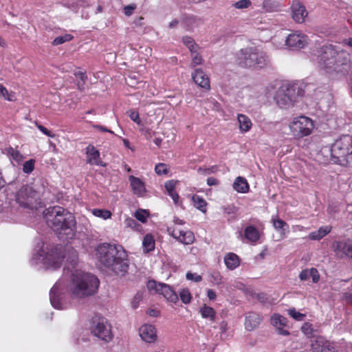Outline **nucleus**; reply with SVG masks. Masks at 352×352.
Returning <instances> with one entry per match:
<instances>
[{"mask_svg":"<svg viewBox=\"0 0 352 352\" xmlns=\"http://www.w3.org/2000/svg\"><path fill=\"white\" fill-rule=\"evenodd\" d=\"M77 252L72 250L70 256L67 259V265L64 267V273L70 272L71 280L66 285L63 279L58 280L51 289L50 293L52 305L58 309H63L60 300L67 290L73 298L84 299L94 295L98 289V278L80 270L76 269L78 263Z\"/></svg>","mask_w":352,"mask_h":352,"instance_id":"nucleus-1","label":"nucleus"},{"mask_svg":"<svg viewBox=\"0 0 352 352\" xmlns=\"http://www.w3.org/2000/svg\"><path fill=\"white\" fill-rule=\"evenodd\" d=\"M318 67L329 74H346L351 67L350 55L333 45H322L318 50Z\"/></svg>","mask_w":352,"mask_h":352,"instance_id":"nucleus-2","label":"nucleus"},{"mask_svg":"<svg viewBox=\"0 0 352 352\" xmlns=\"http://www.w3.org/2000/svg\"><path fill=\"white\" fill-rule=\"evenodd\" d=\"M46 222L58 234H70L76 225L74 217L60 206H54L46 210Z\"/></svg>","mask_w":352,"mask_h":352,"instance_id":"nucleus-3","label":"nucleus"},{"mask_svg":"<svg viewBox=\"0 0 352 352\" xmlns=\"http://www.w3.org/2000/svg\"><path fill=\"white\" fill-rule=\"evenodd\" d=\"M237 62L243 67L263 68L270 64V58L265 52L257 47L242 49L237 54Z\"/></svg>","mask_w":352,"mask_h":352,"instance_id":"nucleus-4","label":"nucleus"},{"mask_svg":"<svg viewBox=\"0 0 352 352\" xmlns=\"http://www.w3.org/2000/svg\"><path fill=\"white\" fill-rule=\"evenodd\" d=\"M352 137L346 135L341 137L332 144L331 159L334 163L346 165L351 160Z\"/></svg>","mask_w":352,"mask_h":352,"instance_id":"nucleus-5","label":"nucleus"},{"mask_svg":"<svg viewBox=\"0 0 352 352\" xmlns=\"http://www.w3.org/2000/svg\"><path fill=\"white\" fill-rule=\"evenodd\" d=\"M303 95L304 90L297 84H285L277 90L274 100L280 108H287L294 104L298 97Z\"/></svg>","mask_w":352,"mask_h":352,"instance_id":"nucleus-6","label":"nucleus"},{"mask_svg":"<svg viewBox=\"0 0 352 352\" xmlns=\"http://www.w3.org/2000/svg\"><path fill=\"white\" fill-rule=\"evenodd\" d=\"M65 254L60 245L50 248L43 247L36 253V258L46 268L54 270L58 269L61 266Z\"/></svg>","mask_w":352,"mask_h":352,"instance_id":"nucleus-7","label":"nucleus"},{"mask_svg":"<svg viewBox=\"0 0 352 352\" xmlns=\"http://www.w3.org/2000/svg\"><path fill=\"white\" fill-rule=\"evenodd\" d=\"M90 330L94 336L105 342L111 341L113 338L111 323L107 318L99 315L92 318Z\"/></svg>","mask_w":352,"mask_h":352,"instance_id":"nucleus-8","label":"nucleus"},{"mask_svg":"<svg viewBox=\"0 0 352 352\" xmlns=\"http://www.w3.org/2000/svg\"><path fill=\"white\" fill-rule=\"evenodd\" d=\"M96 257L102 264L111 263V257L117 256L118 260H122L125 256V250L120 245L103 243L96 248Z\"/></svg>","mask_w":352,"mask_h":352,"instance_id":"nucleus-9","label":"nucleus"},{"mask_svg":"<svg viewBox=\"0 0 352 352\" xmlns=\"http://www.w3.org/2000/svg\"><path fill=\"white\" fill-rule=\"evenodd\" d=\"M314 128V121L304 116L294 118L289 124L292 135L297 139L309 135Z\"/></svg>","mask_w":352,"mask_h":352,"instance_id":"nucleus-10","label":"nucleus"},{"mask_svg":"<svg viewBox=\"0 0 352 352\" xmlns=\"http://www.w3.org/2000/svg\"><path fill=\"white\" fill-rule=\"evenodd\" d=\"M37 192L30 186H23L16 194V201L25 208L33 209L37 201Z\"/></svg>","mask_w":352,"mask_h":352,"instance_id":"nucleus-11","label":"nucleus"},{"mask_svg":"<svg viewBox=\"0 0 352 352\" xmlns=\"http://www.w3.org/2000/svg\"><path fill=\"white\" fill-rule=\"evenodd\" d=\"M147 287L151 291L153 290L163 295L170 302L176 303L178 301V295L167 284L157 283L155 280H149L147 283Z\"/></svg>","mask_w":352,"mask_h":352,"instance_id":"nucleus-12","label":"nucleus"},{"mask_svg":"<svg viewBox=\"0 0 352 352\" xmlns=\"http://www.w3.org/2000/svg\"><path fill=\"white\" fill-rule=\"evenodd\" d=\"M111 263L109 264H103L104 267L109 268L112 272H113L116 274L118 276H124L129 270V260L128 255L126 252L125 251V256H124L123 259L118 260L117 258V256H113V257H111Z\"/></svg>","mask_w":352,"mask_h":352,"instance_id":"nucleus-13","label":"nucleus"},{"mask_svg":"<svg viewBox=\"0 0 352 352\" xmlns=\"http://www.w3.org/2000/svg\"><path fill=\"white\" fill-rule=\"evenodd\" d=\"M307 43V36L298 32L289 34L285 40V45L287 47L292 50H300Z\"/></svg>","mask_w":352,"mask_h":352,"instance_id":"nucleus-14","label":"nucleus"},{"mask_svg":"<svg viewBox=\"0 0 352 352\" xmlns=\"http://www.w3.org/2000/svg\"><path fill=\"white\" fill-rule=\"evenodd\" d=\"M168 232L177 241L184 245H190L195 241V235L190 230L184 231L179 229L177 226H173L168 228Z\"/></svg>","mask_w":352,"mask_h":352,"instance_id":"nucleus-15","label":"nucleus"},{"mask_svg":"<svg viewBox=\"0 0 352 352\" xmlns=\"http://www.w3.org/2000/svg\"><path fill=\"white\" fill-rule=\"evenodd\" d=\"M332 248L338 257L352 258V241H336L333 243Z\"/></svg>","mask_w":352,"mask_h":352,"instance_id":"nucleus-16","label":"nucleus"},{"mask_svg":"<svg viewBox=\"0 0 352 352\" xmlns=\"http://www.w3.org/2000/svg\"><path fill=\"white\" fill-rule=\"evenodd\" d=\"M311 352H337L334 344L324 337L318 336L311 341Z\"/></svg>","mask_w":352,"mask_h":352,"instance_id":"nucleus-17","label":"nucleus"},{"mask_svg":"<svg viewBox=\"0 0 352 352\" xmlns=\"http://www.w3.org/2000/svg\"><path fill=\"white\" fill-rule=\"evenodd\" d=\"M141 338L147 343H153L157 340V331L153 325L144 324L139 330Z\"/></svg>","mask_w":352,"mask_h":352,"instance_id":"nucleus-18","label":"nucleus"},{"mask_svg":"<svg viewBox=\"0 0 352 352\" xmlns=\"http://www.w3.org/2000/svg\"><path fill=\"white\" fill-rule=\"evenodd\" d=\"M287 320L284 316L278 314H274L271 317V324L274 326L278 332V334L282 336H289V332L287 330L284 329L283 328L287 326Z\"/></svg>","mask_w":352,"mask_h":352,"instance_id":"nucleus-19","label":"nucleus"},{"mask_svg":"<svg viewBox=\"0 0 352 352\" xmlns=\"http://www.w3.org/2000/svg\"><path fill=\"white\" fill-rule=\"evenodd\" d=\"M192 78L199 87L209 90L210 88V80L208 76L201 69H197L192 74Z\"/></svg>","mask_w":352,"mask_h":352,"instance_id":"nucleus-20","label":"nucleus"},{"mask_svg":"<svg viewBox=\"0 0 352 352\" xmlns=\"http://www.w3.org/2000/svg\"><path fill=\"white\" fill-rule=\"evenodd\" d=\"M262 320L263 317L261 314L256 312H249L245 317V328L247 331H253L259 326Z\"/></svg>","mask_w":352,"mask_h":352,"instance_id":"nucleus-21","label":"nucleus"},{"mask_svg":"<svg viewBox=\"0 0 352 352\" xmlns=\"http://www.w3.org/2000/svg\"><path fill=\"white\" fill-rule=\"evenodd\" d=\"M87 162L90 164H95L97 166H105L100 159V152L94 146L89 144L86 148Z\"/></svg>","mask_w":352,"mask_h":352,"instance_id":"nucleus-22","label":"nucleus"},{"mask_svg":"<svg viewBox=\"0 0 352 352\" xmlns=\"http://www.w3.org/2000/svg\"><path fill=\"white\" fill-rule=\"evenodd\" d=\"M292 11L293 19L299 23H303L305 17L308 14L305 6L299 2H296L292 4Z\"/></svg>","mask_w":352,"mask_h":352,"instance_id":"nucleus-23","label":"nucleus"},{"mask_svg":"<svg viewBox=\"0 0 352 352\" xmlns=\"http://www.w3.org/2000/svg\"><path fill=\"white\" fill-rule=\"evenodd\" d=\"M129 182L134 194L142 196L146 192L145 185L140 179L131 175L129 176Z\"/></svg>","mask_w":352,"mask_h":352,"instance_id":"nucleus-24","label":"nucleus"},{"mask_svg":"<svg viewBox=\"0 0 352 352\" xmlns=\"http://www.w3.org/2000/svg\"><path fill=\"white\" fill-rule=\"evenodd\" d=\"M178 183L179 182L177 180L170 179L167 181L164 184L168 195L173 199L174 204L176 205L179 204V196L175 190L176 186Z\"/></svg>","mask_w":352,"mask_h":352,"instance_id":"nucleus-25","label":"nucleus"},{"mask_svg":"<svg viewBox=\"0 0 352 352\" xmlns=\"http://www.w3.org/2000/svg\"><path fill=\"white\" fill-rule=\"evenodd\" d=\"M271 221L274 228L280 232V235L283 237L289 232V225L283 220L280 219L278 215L273 216Z\"/></svg>","mask_w":352,"mask_h":352,"instance_id":"nucleus-26","label":"nucleus"},{"mask_svg":"<svg viewBox=\"0 0 352 352\" xmlns=\"http://www.w3.org/2000/svg\"><path fill=\"white\" fill-rule=\"evenodd\" d=\"M224 263L230 270H234L240 265L241 259L234 253L229 252L225 255Z\"/></svg>","mask_w":352,"mask_h":352,"instance_id":"nucleus-27","label":"nucleus"},{"mask_svg":"<svg viewBox=\"0 0 352 352\" xmlns=\"http://www.w3.org/2000/svg\"><path fill=\"white\" fill-rule=\"evenodd\" d=\"M244 236L248 241L255 244L260 239V233L255 226H249L244 230Z\"/></svg>","mask_w":352,"mask_h":352,"instance_id":"nucleus-28","label":"nucleus"},{"mask_svg":"<svg viewBox=\"0 0 352 352\" xmlns=\"http://www.w3.org/2000/svg\"><path fill=\"white\" fill-rule=\"evenodd\" d=\"M331 226H322L318 230L309 233L308 237L310 240L319 241L327 235L331 231Z\"/></svg>","mask_w":352,"mask_h":352,"instance_id":"nucleus-29","label":"nucleus"},{"mask_svg":"<svg viewBox=\"0 0 352 352\" xmlns=\"http://www.w3.org/2000/svg\"><path fill=\"white\" fill-rule=\"evenodd\" d=\"M233 188L238 192L246 193L249 191V184L245 178L237 177L232 185Z\"/></svg>","mask_w":352,"mask_h":352,"instance_id":"nucleus-30","label":"nucleus"},{"mask_svg":"<svg viewBox=\"0 0 352 352\" xmlns=\"http://www.w3.org/2000/svg\"><path fill=\"white\" fill-rule=\"evenodd\" d=\"M237 120L241 132L246 133L251 129L252 122L248 116L244 114H238Z\"/></svg>","mask_w":352,"mask_h":352,"instance_id":"nucleus-31","label":"nucleus"},{"mask_svg":"<svg viewBox=\"0 0 352 352\" xmlns=\"http://www.w3.org/2000/svg\"><path fill=\"white\" fill-rule=\"evenodd\" d=\"M199 313L202 318L208 319L211 322H214L216 318V311L212 307L204 305L200 308Z\"/></svg>","mask_w":352,"mask_h":352,"instance_id":"nucleus-32","label":"nucleus"},{"mask_svg":"<svg viewBox=\"0 0 352 352\" xmlns=\"http://www.w3.org/2000/svg\"><path fill=\"white\" fill-rule=\"evenodd\" d=\"M192 201L193 202L194 206L197 209L199 210L204 213L206 212L207 202L202 197L197 195H194L192 197Z\"/></svg>","mask_w":352,"mask_h":352,"instance_id":"nucleus-33","label":"nucleus"},{"mask_svg":"<svg viewBox=\"0 0 352 352\" xmlns=\"http://www.w3.org/2000/svg\"><path fill=\"white\" fill-rule=\"evenodd\" d=\"M142 245L144 250L146 252L153 251L155 249V240L151 234H146L144 237Z\"/></svg>","mask_w":352,"mask_h":352,"instance_id":"nucleus-34","label":"nucleus"},{"mask_svg":"<svg viewBox=\"0 0 352 352\" xmlns=\"http://www.w3.org/2000/svg\"><path fill=\"white\" fill-rule=\"evenodd\" d=\"M265 12L276 11L279 7L278 2L273 0H264L262 5Z\"/></svg>","mask_w":352,"mask_h":352,"instance_id":"nucleus-35","label":"nucleus"},{"mask_svg":"<svg viewBox=\"0 0 352 352\" xmlns=\"http://www.w3.org/2000/svg\"><path fill=\"white\" fill-rule=\"evenodd\" d=\"M184 44L190 50L191 53H195L198 45L194 42V40L190 36H184L182 38Z\"/></svg>","mask_w":352,"mask_h":352,"instance_id":"nucleus-36","label":"nucleus"},{"mask_svg":"<svg viewBox=\"0 0 352 352\" xmlns=\"http://www.w3.org/2000/svg\"><path fill=\"white\" fill-rule=\"evenodd\" d=\"M179 298L183 303L189 304L192 300V295L187 288H184L179 292Z\"/></svg>","mask_w":352,"mask_h":352,"instance_id":"nucleus-37","label":"nucleus"},{"mask_svg":"<svg viewBox=\"0 0 352 352\" xmlns=\"http://www.w3.org/2000/svg\"><path fill=\"white\" fill-rule=\"evenodd\" d=\"M7 155L10 157L12 159L14 160L16 162H20L23 160V156L21 153L12 147L7 148Z\"/></svg>","mask_w":352,"mask_h":352,"instance_id":"nucleus-38","label":"nucleus"},{"mask_svg":"<svg viewBox=\"0 0 352 352\" xmlns=\"http://www.w3.org/2000/svg\"><path fill=\"white\" fill-rule=\"evenodd\" d=\"M73 38V36L71 34H65L63 36H57L54 39L52 44L54 45H58L65 42L72 41Z\"/></svg>","mask_w":352,"mask_h":352,"instance_id":"nucleus-39","label":"nucleus"},{"mask_svg":"<svg viewBox=\"0 0 352 352\" xmlns=\"http://www.w3.org/2000/svg\"><path fill=\"white\" fill-rule=\"evenodd\" d=\"M92 213L96 217H101L104 219H107L111 217V212L107 210L94 209Z\"/></svg>","mask_w":352,"mask_h":352,"instance_id":"nucleus-40","label":"nucleus"},{"mask_svg":"<svg viewBox=\"0 0 352 352\" xmlns=\"http://www.w3.org/2000/svg\"><path fill=\"white\" fill-rule=\"evenodd\" d=\"M218 170H219L218 166L215 165V166H212L208 168L199 167L197 169V172H198V173H199L201 175H207L215 173L218 171Z\"/></svg>","mask_w":352,"mask_h":352,"instance_id":"nucleus-41","label":"nucleus"},{"mask_svg":"<svg viewBox=\"0 0 352 352\" xmlns=\"http://www.w3.org/2000/svg\"><path fill=\"white\" fill-rule=\"evenodd\" d=\"M74 76L79 78L81 80V82H78V87L79 89H82V87L85 85L86 80L87 79V76L85 72L82 71H76L74 72Z\"/></svg>","mask_w":352,"mask_h":352,"instance_id":"nucleus-42","label":"nucleus"},{"mask_svg":"<svg viewBox=\"0 0 352 352\" xmlns=\"http://www.w3.org/2000/svg\"><path fill=\"white\" fill-rule=\"evenodd\" d=\"M34 164L35 160L32 159L25 162L23 165V171L27 174L31 173L34 168Z\"/></svg>","mask_w":352,"mask_h":352,"instance_id":"nucleus-43","label":"nucleus"},{"mask_svg":"<svg viewBox=\"0 0 352 352\" xmlns=\"http://www.w3.org/2000/svg\"><path fill=\"white\" fill-rule=\"evenodd\" d=\"M135 217L138 221L145 223L148 217V213L145 210L138 209L135 213Z\"/></svg>","mask_w":352,"mask_h":352,"instance_id":"nucleus-44","label":"nucleus"},{"mask_svg":"<svg viewBox=\"0 0 352 352\" xmlns=\"http://www.w3.org/2000/svg\"><path fill=\"white\" fill-rule=\"evenodd\" d=\"M289 315L297 321H302L305 317V315L297 311L294 308L289 309L288 310Z\"/></svg>","mask_w":352,"mask_h":352,"instance_id":"nucleus-45","label":"nucleus"},{"mask_svg":"<svg viewBox=\"0 0 352 352\" xmlns=\"http://www.w3.org/2000/svg\"><path fill=\"white\" fill-rule=\"evenodd\" d=\"M252 4L250 0H239L234 3H233V6L239 10L248 8Z\"/></svg>","mask_w":352,"mask_h":352,"instance_id":"nucleus-46","label":"nucleus"},{"mask_svg":"<svg viewBox=\"0 0 352 352\" xmlns=\"http://www.w3.org/2000/svg\"><path fill=\"white\" fill-rule=\"evenodd\" d=\"M200 19L194 16H188L185 18V23L187 25L192 28L199 25Z\"/></svg>","mask_w":352,"mask_h":352,"instance_id":"nucleus-47","label":"nucleus"},{"mask_svg":"<svg viewBox=\"0 0 352 352\" xmlns=\"http://www.w3.org/2000/svg\"><path fill=\"white\" fill-rule=\"evenodd\" d=\"M155 170L157 175H166L168 173V166L166 164L159 163L155 166Z\"/></svg>","mask_w":352,"mask_h":352,"instance_id":"nucleus-48","label":"nucleus"},{"mask_svg":"<svg viewBox=\"0 0 352 352\" xmlns=\"http://www.w3.org/2000/svg\"><path fill=\"white\" fill-rule=\"evenodd\" d=\"M210 282L214 285H219L221 283L222 276L221 274L217 271L212 272L210 275Z\"/></svg>","mask_w":352,"mask_h":352,"instance_id":"nucleus-49","label":"nucleus"},{"mask_svg":"<svg viewBox=\"0 0 352 352\" xmlns=\"http://www.w3.org/2000/svg\"><path fill=\"white\" fill-rule=\"evenodd\" d=\"M186 279L189 280L194 281L195 283H199L202 280V277L201 275H199L196 273L187 272L186 275Z\"/></svg>","mask_w":352,"mask_h":352,"instance_id":"nucleus-50","label":"nucleus"},{"mask_svg":"<svg viewBox=\"0 0 352 352\" xmlns=\"http://www.w3.org/2000/svg\"><path fill=\"white\" fill-rule=\"evenodd\" d=\"M222 210L224 213L228 214H235L238 211V208L233 204L223 206Z\"/></svg>","mask_w":352,"mask_h":352,"instance_id":"nucleus-51","label":"nucleus"},{"mask_svg":"<svg viewBox=\"0 0 352 352\" xmlns=\"http://www.w3.org/2000/svg\"><path fill=\"white\" fill-rule=\"evenodd\" d=\"M201 63H202V58L199 55V54H198L197 52L195 53H192L191 65L192 67H195L197 65L201 64Z\"/></svg>","mask_w":352,"mask_h":352,"instance_id":"nucleus-52","label":"nucleus"},{"mask_svg":"<svg viewBox=\"0 0 352 352\" xmlns=\"http://www.w3.org/2000/svg\"><path fill=\"white\" fill-rule=\"evenodd\" d=\"M129 116L130 118L135 122V123L140 124L141 123V120L139 116V113L138 111L134 110H130L129 112Z\"/></svg>","mask_w":352,"mask_h":352,"instance_id":"nucleus-53","label":"nucleus"},{"mask_svg":"<svg viewBox=\"0 0 352 352\" xmlns=\"http://www.w3.org/2000/svg\"><path fill=\"white\" fill-rule=\"evenodd\" d=\"M301 330L305 335L307 336L311 335L313 333V328L311 324L308 322H305L302 324Z\"/></svg>","mask_w":352,"mask_h":352,"instance_id":"nucleus-54","label":"nucleus"},{"mask_svg":"<svg viewBox=\"0 0 352 352\" xmlns=\"http://www.w3.org/2000/svg\"><path fill=\"white\" fill-rule=\"evenodd\" d=\"M310 277L312 278V281L315 283H318L320 279V275L318 272V270L316 268H311L310 269Z\"/></svg>","mask_w":352,"mask_h":352,"instance_id":"nucleus-55","label":"nucleus"},{"mask_svg":"<svg viewBox=\"0 0 352 352\" xmlns=\"http://www.w3.org/2000/svg\"><path fill=\"white\" fill-rule=\"evenodd\" d=\"M36 126L43 133L47 135L48 137H50V138L55 137V135L54 133H52L50 131H49L47 128H45V126H43L41 124H38L37 123H36Z\"/></svg>","mask_w":352,"mask_h":352,"instance_id":"nucleus-56","label":"nucleus"},{"mask_svg":"<svg viewBox=\"0 0 352 352\" xmlns=\"http://www.w3.org/2000/svg\"><path fill=\"white\" fill-rule=\"evenodd\" d=\"M135 9H136L135 4L128 5L124 8V12L125 15L131 16L132 14L133 10Z\"/></svg>","mask_w":352,"mask_h":352,"instance_id":"nucleus-57","label":"nucleus"},{"mask_svg":"<svg viewBox=\"0 0 352 352\" xmlns=\"http://www.w3.org/2000/svg\"><path fill=\"white\" fill-rule=\"evenodd\" d=\"M124 224L126 227L135 228L138 225L136 221L132 218H126L124 221Z\"/></svg>","mask_w":352,"mask_h":352,"instance_id":"nucleus-58","label":"nucleus"},{"mask_svg":"<svg viewBox=\"0 0 352 352\" xmlns=\"http://www.w3.org/2000/svg\"><path fill=\"white\" fill-rule=\"evenodd\" d=\"M310 270H302L299 275V278L301 280H307L310 277Z\"/></svg>","mask_w":352,"mask_h":352,"instance_id":"nucleus-59","label":"nucleus"},{"mask_svg":"<svg viewBox=\"0 0 352 352\" xmlns=\"http://www.w3.org/2000/svg\"><path fill=\"white\" fill-rule=\"evenodd\" d=\"M219 182L218 181V179H217L214 177H210L207 179V184L209 186H217V185H219Z\"/></svg>","mask_w":352,"mask_h":352,"instance_id":"nucleus-60","label":"nucleus"},{"mask_svg":"<svg viewBox=\"0 0 352 352\" xmlns=\"http://www.w3.org/2000/svg\"><path fill=\"white\" fill-rule=\"evenodd\" d=\"M207 296L211 300H214L217 298L215 292L210 289L207 290Z\"/></svg>","mask_w":352,"mask_h":352,"instance_id":"nucleus-61","label":"nucleus"},{"mask_svg":"<svg viewBox=\"0 0 352 352\" xmlns=\"http://www.w3.org/2000/svg\"><path fill=\"white\" fill-rule=\"evenodd\" d=\"M94 127L97 129H99L101 131L107 132V133H111V134H114L113 131H112L110 129H108L107 128H106V127H104L103 126L96 124V125H94Z\"/></svg>","mask_w":352,"mask_h":352,"instance_id":"nucleus-62","label":"nucleus"},{"mask_svg":"<svg viewBox=\"0 0 352 352\" xmlns=\"http://www.w3.org/2000/svg\"><path fill=\"white\" fill-rule=\"evenodd\" d=\"M0 94L3 97H6L8 94V91L6 87L2 85H0Z\"/></svg>","mask_w":352,"mask_h":352,"instance_id":"nucleus-63","label":"nucleus"},{"mask_svg":"<svg viewBox=\"0 0 352 352\" xmlns=\"http://www.w3.org/2000/svg\"><path fill=\"white\" fill-rule=\"evenodd\" d=\"M344 43L352 49V37L344 39Z\"/></svg>","mask_w":352,"mask_h":352,"instance_id":"nucleus-64","label":"nucleus"}]
</instances>
